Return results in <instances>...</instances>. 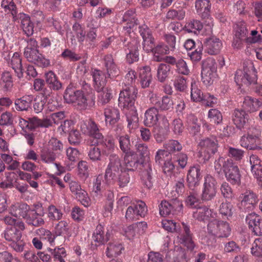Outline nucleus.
<instances>
[{
  "label": "nucleus",
  "mask_w": 262,
  "mask_h": 262,
  "mask_svg": "<svg viewBox=\"0 0 262 262\" xmlns=\"http://www.w3.org/2000/svg\"><path fill=\"white\" fill-rule=\"evenodd\" d=\"M222 46L221 40L214 36L206 38L204 41L205 50L210 55L218 54Z\"/></svg>",
  "instance_id": "aec40b11"
},
{
  "label": "nucleus",
  "mask_w": 262,
  "mask_h": 262,
  "mask_svg": "<svg viewBox=\"0 0 262 262\" xmlns=\"http://www.w3.org/2000/svg\"><path fill=\"white\" fill-rule=\"evenodd\" d=\"M251 253L256 256H262V237L255 239L251 248Z\"/></svg>",
  "instance_id": "338daca9"
},
{
  "label": "nucleus",
  "mask_w": 262,
  "mask_h": 262,
  "mask_svg": "<svg viewBox=\"0 0 262 262\" xmlns=\"http://www.w3.org/2000/svg\"><path fill=\"white\" fill-rule=\"evenodd\" d=\"M169 124L166 117H162L161 122L154 127V136L157 143H162L167 137Z\"/></svg>",
  "instance_id": "f3484780"
},
{
  "label": "nucleus",
  "mask_w": 262,
  "mask_h": 262,
  "mask_svg": "<svg viewBox=\"0 0 262 262\" xmlns=\"http://www.w3.org/2000/svg\"><path fill=\"white\" fill-rule=\"evenodd\" d=\"M260 135V133L258 129L255 127L249 128L247 133L241 138V146L249 150L261 149Z\"/></svg>",
  "instance_id": "423d86ee"
},
{
  "label": "nucleus",
  "mask_w": 262,
  "mask_h": 262,
  "mask_svg": "<svg viewBox=\"0 0 262 262\" xmlns=\"http://www.w3.org/2000/svg\"><path fill=\"white\" fill-rule=\"evenodd\" d=\"M103 177L102 174L98 175L94 179L93 182V186L92 191L96 195H98L101 194V190L103 188Z\"/></svg>",
  "instance_id": "052dcab7"
},
{
  "label": "nucleus",
  "mask_w": 262,
  "mask_h": 262,
  "mask_svg": "<svg viewBox=\"0 0 262 262\" xmlns=\"http://www.w3.org/2000/svg\"><path fill=\"white\" fill-rule=\"evenodd\" d=\"M120 149L124 153L127 154L130 151V141L128 135L120 136L118 138Z\"/></svg>",
  "instance_id": "603ef678"
},
{
  "label": "nucleus",
  "mask_w": 262,
  "mask_h": 262,
  "mask_svg": "<svg viewBox=\"0 0 262 262\" xmlns=\"http://www.w3.org/2000/svg\"><path fill=\"white\" fill-rule=\"evenodd\" d=\"M216 185V182L213 177L209 174L205 177L201 194L203 201H209L214 199L217 192Z\"/></svg>",
  "instance_id": "ddd939ff"
},
{
  "label": "nucleus",
  "mask_w": 262,
  "mask_h": 262,
  "mask_svg": "<svg viewBox=\"0 0 262 262\" xmlns=\"http://www.w3.org/2000/svg\"><path fill=\"white\" fill-rule=\"evenodd\" d=\"M143 168L142 172V180L144 182V185L148 188H150L152 186V165L150 162L145 163Z\"/></svg>",
  "instance_id": "4c0bfd02"
},
{
  "label": "nucleus",
  "mask_w": 262,
  "mask_h": 262,
  "mask_svg": "<svg viewBox=\"0 0 262 262\" xmlns=\"http://www.w3.org/2000/svg\"><path fill=\"white\" fill-rule=\"evenodd\" d=\"M262 107V99H256L250 96L245 97L243 107L250 113L255 112Z\"/></svg>",
  "instance_id": "cd10ccee"
},
{
  "label": "nucleus",
  "mask_w": 262,
  "mask_h": 262,
  "mask_svg": "<svg viewBox=\"0 0 262 262\" xmlns=\"http://www.w3.org/2000/svg\"><path fill=\"white\" fill-rule=\"evenodd\" d=\"M106 124L111 126L114 125L120 120L119 111L112 106L106 107L104 111Z\"/></svg>",
  "instance_id": "393cba45"
},
{
  "label": "nucleus",
  "mask_w": 262,
  "mask_h": 262,
  "mask_svg": "<svg viewBox=\"0 0 262 262\" xmlns=\"http://www.w3.org/2000/svg\"><path fill=\"white\" fill-rule=\"evenodd\" d=\"M49 251L53 256L54 260H58L60 262H64V258L66 256V251L64 248L57 247L54 249H49Z\"/></svg>",
  "instance_id": "bf43d9fd"
},
{
  "label": "nucleus",
  "mask_w": 262,
  "mask_h": 262,
  "mask_svg": "<svg viewBox=\"0 0 262 262\" xmlns=\"http://www.w3.org/2000/svg\"><path fill=\"white\" fill-rule=\"evenodd\" d=\"M242 206L248 210L252 209L258 201L256 195L250 190L246 191L241 196Z\"/></svg>",
  "instance_id": "bb28decb"
},
{
  "label": "nucleus",
  "mask_w": 262,
  "mask_h": 262,
  "mask_svg": "<svg viewBox=\"0 0 262 262\" xmlns=\"http://www.w3.org/2000/svg\"><path fill=\"white\" fill-rule=\"evenodd\" d=\"M31 211L30 206L26 203L20 204L18 207L13 206L11 209V213L13 216H21L26 221L30 214Z\"/></svg>",
  "instance_id": "72a5a7b5"
},
{
  "label": "nucleus",
  "mask_w": 262,
  "mask_h": 262,
  "mask_svg": "<svg viewBox=\"0 0 262 262\" xmlns=\"http://www.w3.org/2000/svg\"><path fill=\"white\" fill-rule=\"evenodd\" d=\"M4 237L15 251L21 252L24 250L25 243L21 239V232L16 227L7 228L5 231Z\"/></svg>",
  "instance_id": "6e6552de"
},
{
  "label": "nucleus",
  "mask_w": 262,
  "mask_h": 262,
  "mask_svg": "<svg viewBox=\"0 0 262 262\" xmlns=\"http://www.w3.org/2000/svg\"><path fill=\"white\" fill-rule=\"evenodd\" d=\"M162 117H166L160 114L156 108H150L145 113L144 124L148 126H155L161 122Z\"/></svg>",
  "instance_id": "412c9836"
},
{
  "label": "nucleus",
  "mask_w": 262,
  "mask_h": 262,
  "mask_svg": "<svg viewBox=\"0 0 262 262\" xmlns=\"http://www.w3.org/2000/svg\"><path fill=\"white\" fill-rule=\"evenodd\" d=\"M80 129L83 134L88 135L96 140L91 143L92 145L99 144L103 141V136L99 132L97 124L93 120H90L81 123Z\"/></svg>",
  "instance_id": "9b49d317"
},
{
  "label": "nucleus",
  "mask_w": 262,
  "mask_h": 262,
  "mask_svg": "<svg viewBox=\"0 0 262 262\" xmlns=\"http://www.w3.org/2000/svg\"><path fill=\"white\" fill-rule=\"evenodd\" d=\"M1 159H0L3 162H4L5 164L9 165L8 169L14 170L18 168L19 163L16 160H14L11 156L7 154H2L1 155Z\"/></svg>",
  "instance_id": "13d9d810"
},
{
  "label": "nucleus",
  "mask_w": 262,
  "mask_h": 262,
  "mask_svg": "<svg viewBox=\"0 0 262 262\" xmlns=\"http://www.w3.org/2000/svg\"><path fill=\"white\" fill-rule=\"evenodd\" d=\"M43 216V215H39L38 214L31 211L30 214L27 218L26 222L29 225H31L35 227L40 226L43 225L45 223V221L42 218Z\"/></svg>",
  "instance_id": "5fc2aeb1"
},
{
  "label": "nucleus",
  "mask_w": 262,
  "mask_h": 262,
  "mask_svg": "<svg viewBox=\"0 0 262 262\" xmlns=\"http://www.w3.org/2000/svg\"><path fill=\"white\" fill-rule=\"evenodd\" d=\"M232 161L231 159H226L223 157H220L214 162L215 170L218 173H220L222 170L225 172L226 169L228 168L229 165Z\"/></svg>",
  "instance_id": "3c124183"
},
{
  "label": "nucleus",
  "mask_w": 262,
  "mask_h": 262,
  "mask_svg": "<svg viewBox=\"0 0 262 262\" xmlns=\"http://www.w3.org/2000/svg\"><path fill=\"white\" fill-rule=\"evenodd\" d=\"M64 99L68 103H72L78 108L85 110L89 106L90 95L82 90L74 91L67 89L64 94Z\"/></svg>",
  "instance_id": "20e7f679"
},
{
  "label": "nucleus",
  "mask_w": 262,
  "mask_h": 262,
  "mask_svg": "<svg viewBox=\"0 0 262 262\" xmlns=\"http://www.w3.org/2000/svg\"><path fill=\"white\" fill-rule=\"evenodd\" d=\"M159 213L161 216H165L170 214H178L183 209L182 202L179 200H173L170 202L162 201L159 206Z\"/></svg>",
  "instance_id": "f8f14e48"
},
{
  "label": "nucleus",
  "mask_w": 262,
  "mask_h": 262,
  "mask_svg": "<svg viewBox=\"0 0 262 262\" xmlns=\"http://www.w3.org/2000/svg\"><path fill=\"white\" fill-rule=\"evenodd\" d=\"M33 99L34 96L32 95H26L16 99L14 102L16 110L18 111H27L30 107Z\"/></svg>",
  "instance_id": "f704fd0d"
},
{
  "label": "nucleus",
  "mask_w": 262,
  "mask_h": 262,
  "mask_svg": "<svg viewBox=\"0 0 262 262\" xmlns=\"http://www.w3.org/2000/svg\"><path fill=\"white\" fill-rule=\"evenodd\" d=\"M251 171L256 179L259 185L262 186V161L256 155H252L249 158Z\"/></svg>",
  "instance_id": "a211bd4d"
},
{
  "label": "nucleus",
  "mask_w": 262,
  "mask_h": 262,
  "mask_svg": "<svg viewBox=\"0 0 262 262\" xmlns=\"http://www.w3.org/2000/svg\"><path fill=\"white\" fill-rule=\"evenodd\" d=\"M0 85L5 91L11 90L13 86V81L11 74L8 71L4 72L1 77Z\"/></svg>",
  "instance_id": "79ce46f5"
},
{
  "label": "nucleus",
  "mask_w": 262,
  "mask_h": 262,
  "mask_svg": "<svg viewBox=\"0 0 262 262\" xmlns=\"http://www.w3.org/2000/svg\"><path fill=\"white\" fill-rule=\"evenodd\" d=\"M103 143L104 148L103 151L105 155L112 154V152L116 148L115 140L112 137L108 136L104 141L99 144Z\"/></svg>",
  "instance_id": "6e6d98bb"
},
{
  "label": "nucleus",
  "mask_w": 262,
  "mask_h": 262,
  "mask_svg": "<svg viewBox=\"0 0 262 262\" xmlns=\"http://www.w3.org/2000/svg\"><path fill=\"white\" fill-rule=\"evenodd\" d=\"M147 212V208L144 202L142 201L129 206L126 211L125 218L128 221L139 220L140 217H144Z\"/></svg>",
  "instance_id": "2eb2a0df"
},
{
  "label": "nucleus",
  "mask_w": 262,
  "mask_h": 262,
  "mask_svg": "<svg viewBox=\"0 0 262 262\" xmlns=\"http://www.w3.org/2000/svg\"><path fill=\"white\" fill-rule=\"evenodd\" d=\"M247 115L245 112L241 110H236L233 114V121L238 128L243 127L247 120Z\"/></svg>",
  "instance_id": "c03bdc74"
},
{
  "label": "nucleus",
  "mask_w": 262,
  "mask_h": 262,
  "mask_svg": "<svg viewBox=\"0 0 262 262\" xmlns=\"http://www.w3.org/2000/svg\"><path fill=\"white\" fill-rule=\"evenodd\" d=\"M170 48L162 43L157 45L153 50L154 60L158 62L163 60L161 55L167 54L169 53Z\"/></svg>",
  "instance_id": "37998d69"
},
{
  "label": "nucleus",
  "mask_w": 262,
  "mask_h": 262,
  "mask_svg": "<svg viewBox=\"0 0 262 262\" xmlns=\"http://www.w3.org/2000/svg\"><path fill=\"white\" fill-rule=\"evenodd\" d=\"M104 65L106 70V75L99 70L95 69L92 72V76L95 89L97 91L101 90L106 83V79H114L120 74V70L114 61L112 55H107L104 57Z\"/></svg>",
  "instance_id": "f03ea898"
},
{
  "label": "nucleus",
  "mask_w": 262,
  "mask_h": 262,
  "mask_svg": "<svg viewBox=\"0 0 262 262\" xmlns=\"http://www.w3.org/2000/svg\"><path fill=\"white\" fill-rule=\"evenodd\" d=\"M211 5L209 0H198L195 2V8L198 13L205 18L209 14Z\"/></svg>",
  "instance_id": "ea45409f"
},
{
  "label": "nucleus",
  "mask_w": 262,
  "mask_h": 262,
  "mask_svg": "<svg viewBox=\"0 0 262 262\" xmlns=\"http://www.w3.org/2000/svg\"><path fill=\"white\" fill-rule=\"evenodd\" d=\"M185 28L188 32L197 34L202 30L203 25L199 20H193L187 23L185 25Z\"/></svg>",
  "instance_id": "4d7b16f0"
},
{
  "label": "nucleus",
  "mask_w": 262,
  "mask_h": 262,
  "mask_svg": "<svg viewBox=\"0 0 262 262\" xmlns=\"http://www.w3.org/2000/svg\"><path fill=\"white\" fill-rule=\"evenodd\" d=\"M137 90L134 86L125 88L121 91L118 99L119 106L121 108L128 122L127 127L132 132L138 126V117L134 106Z\"/></svg>",
  "instance_id": "f257e3e1"
},
{
  "label": "nucleus",
  "mask_w": 262,
  "mask_h": 262,
  "mask_svg": "<svg viewBox=\"0 0 262 262\" xmlns=\"http://www.w3.org/2000/svg\"><path fill=\"white\" fill-rule=\"evenodd\" d=\"M199 145L200 147V156L202 157L205 161L208 160L215 153L218 147L217 141L214 137L201 140Z\"/></svg>",
  "instance_id": "9d476101"
},
{
  "label": "nucleus",
  "mask_w": 262,
  "mask_h": 262,
  "mask_svg": "<svg viewBox=\"0 0 262 262\" xmlns=\"http://www.w3.org/2000/svg\"><path fill=\"white\" fill-rule=\"evenodd\" d=\"M184 229V233H179L178 238L179 242L190 250H192L194 247V243L192 239V234L190 233L189 227L184 223H182Z\"/></svg>",
  "instance_id": "b1692460"
},
{
  "label": "nucleus",
  "mask_w": 262,
  "mask_h": 262,
  "mask_svg": "<svg viewBox=\"0 0 262 262\" xmlns=\"http://www.w3.org/2000/svg\"><path fill=\"white\" fill-rule=\"evenodd\" d=\"M122 21L124 23L123 29L129 32L131 29L137 25L135 11L133 10L126 11L122 16Z\"/></svg>",
  "instance_id": "c85d7f7f"
},
{
  "label": "nucleus",
  "mask_w": 262,
  "mask_h": 262,
  "mask_svg": "<svg viewBox=\"0 0 262 262\" xmlns=\"http://www.w3.org/2000/svg\"><path fill=\"white\" fill-rule=\"evenodd\" d=\"M45 78L46 81L50 89L56 91L61 89V83L58 80L57 77L52 71L47 72L45 74Z\"/></svg>",
  "instance_id": "58836bf2"
},
{
  "label": "nucleus",
  "mask_w": 262,
  "mask_h": 262,
  "mask_svg": "<svg viewBox=\"0 0 262 262\" xmlns=\"http://www.w3.org/2000/svg\"><path fill=\"white\" fill-rule=\"evenodd\" d=\"M24 54L28 61L34 63L40 67L45 68L50 65V60L40 54L38 49L32 50L29 48H25Z\"/></svg>",
  "instance_id": "dca6fc26"
},
{
  "label": "nucleus",
  "mask_w": 262,
  "mask_h": 262,
  "mask_svg": "<svg viewBox=\"0 0 262 262\" xmlns=\"http://www.w3.org/2000/svg\"><path fill=\"white\" fill-rule=\"evenodd\" d=\"M170 67L165 63H161L157 68V76L159 81L164 82L168 77Z\"/></svg>",
  "instance_id": "8fccbe9b"
},
{
  "label": "nucleus",
  "mask_w": 262,
  "mask_h": 262,
  "mask_svg": "<svg viewBox=\"0 0 262 262\" xmlns=\"http://www.w3.org/2000/svg\"><path fill=\"white\" fill-rule=\"evenodd\" d=\"M216 65L213 58H207L203 62L201 72L202 80L206 85H211L216 76Z\"/></svg>",
  "instance_id": "1a4fd4ad"
},
{
  "label": "nucleus",
  "mask_w": 262,
  "mask_h": 262,
  "mask_svg": "<svg viewBox=\"0 0 262 262\" xmlns=\"http://www.w3.org/2000/svg\"><path fill=\"white\" fill-rule=\"evenodd\" d=\"M123 250L124 247L120 243L116 241H113L107 244L105 254L107 257L109 258L117 257L121 254Z\"/></svg>",
  "instance_id": "c9c22d12"
},
{
  "label": "nucleus",
  "mask_w": 262,
  "mask_h": 262,
  "mask_svg": "<svg viewBox=\"0 0 262 262\" xmlns=\"http://www.w3.org/2000/svg\"><path fill=\"white\" fill-rule=\"evenodd\" d=\"M225 177L227 180L232 184H239L241 182V174L237 165H234L232 162L228 168H226L225 171Z\"/></svg>",
  "instance_id": "5701e85b"
},
{
  "label": "nucleus",
  "mask_w": 262,
  "mask_h": 262,
  "mask_svg": "<svg viewBox=\"0 0 262 262\" xmlns=\"http://www.w3.org/2000/svg\"><path fill=\"white\" fill-rule=\"evenodd\" d=\"M110 234L107 232L105 234L104 228L98 225L93 234V240L95 242L96 245L99 246L104 244L109 239Z\"/></svg>",
  "instance_id": "2f4dec72"
},
{
  "label": "nucleus",
  "mask_w": 262,
  "mask_h": 262,
  "mask_svg": "<svg viewBox=\"0 0 262 262\" xmlns=\"http://www.w3.org/2000/svg\"><path fill=\"white\" fill-rule=\"evenodd\" d=\"M249 228L257 235L262 234V220L260 217L254 213L249 214L246 219Z\"/></svg>",
  "instance_id": "4be33fe9"
},
{
  "label": "nucleus",
  "mask_w": 262,
  "mask_h": 262,
  "mask_svg": "<svg viewBox=\"0 0 262 262\" xmlns=\"http://www.w3.org/2000/svg\"><path fill=\"white\" fill-rule=\"evenodd\" d=\"M78 174L83 180L89 177V167L86 161H81L78 164Z\"/></svg>",
  "instance_id": "680f3d73"
},
{
  "label": "nucleus",
  "mask_w": 262,
  "mask_h": 262,
  "mask_svg": "<svg viewBox=\"0 0 262 262\" xmlns=\"http://www.w3.org/2000/svg\"><path fill=\"white\" fill-rule=\"evenodd\" d=\"M63 213L61 210L53 205H50L48 208V217L50 220L58 221L62 219Z\"/></svg>",
  "instance_id": "864d4df0"
},
{
  "label": "nucleus",
  "mask_w": 262,
  "mask_h": 262,
  "mask_svg": "<svg viewBox=\"0 0 262 262\" xmlns=\"http://www.w3.org/2000/svg\"><path fill=\"white\" fill-rule=\"evenodd\" d=\"M17 19L20 20L21 27L25 33L28 36L32 35L34 32V26L29 16L24 13H20L18 14Z\"/></svg>",
  "instance_id": "473e14b6"
},
{
  "label": "nucleus",
  "mask_w": 262,
  "mask_h": 262,
  "mask_svg": "<svg viewBox=\"0 0 262 262\" xmlns=\"http://www.w3.org/2000/svg\"><path fill=\"white\" fill-rule=\"evenodd\" d=\"M151 102L159 107L162 110H168L172 108L173 105V100L168 96H163L161 100H158V96L156 94H152L150 98Z\"/></svg>",
  "instance_id": "a878e982"
},
{
  "label": "nucleus",
  "mask_w": 262,
  "mask_h": 262,
  "mask_svg": "<svg viewBox=\"0 0 262 262\" xmlns=\"http://www.w3.org/2000/svg\"><path fill=\"white\" fill-rule=\"evenodd\" d=\"M1 7L5 12L11 14L14 20L17 19V8L13 0H2Z\"/></svg>",
  "instance_id": "a19ab883"
},
{
  "label": "nucleus",
  "mask_w": 262,
  "mask_h": 262,
  "mask_svg": "<svg viewBox=\"0 0 262 262\" xmlns=\"http://www.w3.org/2000/svg\"><path fill=\"white\" fill-rule=\"evenodd\" d=\"M234 35L247 40L248 31L244 21H239L236 24L234 29Z\"/></svg>",
  "instance_id": "de8ad7c7"
},
{
  "label": "nucleus",
  "mask_w": 262,
  "mask_h": 262,
  "mask_svg": "<svg viewBox=\"0 0 262 262\" xmlns=\"http://www.w3.org/2000/svg\"><path fill=\"white\" fill-rule=\"evenodd\" d=\"M33 100V107L34 112L36 113L41 112L43 110L45 104L47 101L45 100L43 97L39 96H37L35 98H34Z\"/></svg>",
  "instance_id": "774afa93"
},
{
  "label": "nucleus",
  "mask_w": 262,
  "mask_h": 262,
  "mask_svg": "<svg viewBox=\"0 0 262 262\" xmlns=\"http://www.w3.org/2000/svg\"><path fill=\"white\" fill-rule=\"evenodd\" d=\"M162 226L165 230L171 232H176L179 233L180 231L179 226L177 225L175 222L172 220H163L162 222Z\"/></svg>",
  "instance_id": "e2e57ef3"
},
{
  "label": "nucleus",
  "mask_w": 262,
  "mask_h": 262,
  "mask_svg": "<svg viewBox=\"0 0 262 262\" xmlns=\"http://www.w3.org/2000/svg\"><path fill=\"white\" fill-rule=\"evenodd\" d=\"M191 97L195 102H200L203 100L205 97V95H203L201 91L196 87L195 83H191Z\"/></svg>",
  "instance_id": "0e129e2a"
},
{
  "label": "nucleus",
  "mask_w": 262,
  "mask_h": 262,
  "mask_svg": "<svg viewBox=\"0 0 262 262\" xmlns=\"http://www.w3.org/2000/svg\"><path fill=\"white\" fill-rule=\"evenodd\" d=\"M139 42L134 39L128 44V53L126 55V60L129 63H132L138 60Z\"/></svg>",
  "instance_id": "c756f323"
},
{
  "label": "nucleus",
  "mask_w": 262,
  "mask_h": 262,
  "mask_svg": "<svg viewBox=\"0 0 262 262\" xmlns=\"http://www.w3.org/2000/svg\"><path fill=\"white\" fill-rule=\"evenodd\" d=\"M139 74L142 87L143 88L148 87L152 79L149 67L145 66L140 68L139 69Z\"/></svg>",
  "instance_id": "e433bc0d"
},
{
  "label": "nucleus",
  "mask_w": 262,
  "mask_h": 262,
  "mask_svg": "<svg viewBox=\"0 0 262 262\" xmlns=\"http://www.w3.org/2000/svg\"><path fill=\"white\" fill-rule=\"evenodd\" d=\"M256 70L251 61L244 63V71L238 70L235 75V81L237 85H249L257 80Z\"/></svg>",
  "instance_id": "39448f33"
},
{
  "label": "nucleus",
  "mask_w": 262,
  "mask_h": 262,
  "mask_svg": "<svg viewBox=\"0 0 262 262\" xmlns=\"http://www.w3.org/2000/svg\"><path fill=\"white\" fill-rule=\"evenodd\" d=\"M210 121L219 124L222 121L223 117L221 112L217 109H210L208 114Z\"/></svg>",
  "instance_id": "69168bd1"
},
{
  "label": "nucleus",
  "mask_w": 262,
  "mask_h": 262,
  "mask_svg": "<svg viewBox=\"0 0 262 262\" xmlns=\"http://www.w3.org/2000/svg\"><path fill=\"white\" fill-rule=\"evenodd\" d=\"M110 162L105 170L104 178L107 184H113L116 180L117 176L119 171L122 170V166L119 156L112 154L109 157Z\"/></svg>",
  "instance_id": "0eeeda50"
},
{
  "label": "nucleus",
  "mask_w": 262,
  "mask_h": 262,
  "mask_svg": "<svg viewBox=\"0 0 262 262\" xmlns=\"http://www.w3.org/2000/svg\"><path fill=\"white\" fill-rule=\"evenodd\" d=\"M207 233L211 239L206 236L204 238V242L208 245H213L215 238H227L231 234V229L228 223L217 219H213L209 222L207 227Z\"/></svg>",
  "instance_id": "7ed1b4c3"
},
{
  "label": "nucleus",
  "mask_w": 262,
  "mask_h": 262,
  "mask_svg": "<svg viewBox=\"0 0 262 262\" xmlns=\"http://www.w3.org/2000/svg\"><path fill=\"white\" fill-rule=\"evenodd\" d=\"M187 127L192 134H196L200 130V124L198 123L197 118L193 115H189L187 117Z\"/></svg>",
  "instance_id": "09e8293b"
},
{
  "label": "nucleus",
  "mask_w": 262,
  "mask_h": 262,
  "mask_svg": "<svg viewBox=\"0 0 262 262\" xmlns=\"http://www.w3.org/2000/svg\"><path fill=\"white\" fill-rule=\"evenodd\" d=\"M200 167L199 165L192 166L188 171L187 182L188 187L192 190L198 186L201 180Z\"/></svg>",
  "instance_id": "6ab92c4d"
},
{
  "label": "nucleus",
  "mask_w": 262,
  "mask_h": 262,
  "mask_svg": "<svg viewBox=\"0 0 262 262\" xmlns=\"http://www.w3.org/2000/svg\"><path fill=\"white\" fill-rule=\"evenodd\" d=\"M165 149L158 150L155 156L156 162L160 164L162 159H164L166 157L170 156L171 153L176 151H181L182 149V145L175 140H170L164 144Z\"/></svg>",
  "instance_id": "4468645a"
},
{
  "label": "nucleus",
  "mask_w": 262,
  "mask_h": 262,
  "mask_svg": "<svg viewBox=\"0 0 262 262\" xmlns=\"http://www.w3.org/2000/svg\"><path fill=\"white\" fill-rule=\"evenodd\" d=\"M8 63L14 70L16 75L19 79L23 77L21 59L19 53L15 52L13 53Z\"/></svg>",
  "instance_id": "7c9ffc66"
},
{
  "label": "nucleus",
  "mask_w": 262,
  "mask_h": 262,
  "mask_svg": "<svg viewBox=\"0 0 262 262\" xmlns=\"http://www.w3.org/2000/svg\"><path fill=\"white\" fill-rule=\"evenodd\" d=\"M97 91L99 92L98 103L100 105L106 104L112 98V90L108 87H104L101 90Z\"/></svg>",
  "instance_id": "49530a36"
},
{
  "label": "nucleus",
  "mask_w": 262,
  "mask_h": 262,
  "mask_svg": "<svg viewBox=\"0 0 262 262\" xmlns=\"http://www.w3.org/2000/svg\"><path fill=\"white\" fill-rule=\"evenodd\" d=\"M125 169L127 170H133L138 165V161L134 152L125 154L124 157Z\"/></svg>",
  "instance_id": "a18cd8bd"
}]
</instances>
